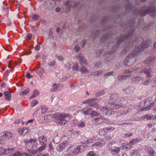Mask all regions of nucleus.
I'll return each instance as SVG.
<instances>
[{
	"label": "nucleus",
	"instance_id": "31",
	"mask_svg": "<svg viewBox=\"0 0 156 156\" xmlns=\"http://www.w3.org/2000/svg\"><path fill=\"white\" fill-rule=\"evenodd\" d=\"M105 53L104 52L103 50H100L96 52L97 55H98L99 57H101L102 56L105 57Z\"/></svg>",
	"mask_w": 156,
	"mask_h": 156
},
{
	"label": "nucleus",
	"instance_id": "17",
	"mask_svg": "<svg viewBox=\"0 0 156 156\" xmlns=\"http://www.w3.org/2000/svg\"><path fill=\"white\" fill-rule=\"evenodd\" d=\"M105 144V142L103 140H101L100 141L96 142L92 145V147H101Z\"/></svg>",
	"mask_w": 156,
	"mask_h": 156
},
{
	"label": "nucleus",
	"instance_id": "24",
	"mask_svg": "<svg viewBox=\"0 0 156 156\" xmlns=\"http://www.w3.org/2000/svg\"><path fill=\"white\" fill-rule=\"evenodd\" d=\"M133 34H129L126 36L123 37L122 38V40H119L118 41L117 44L119 45L120 44L121 42L127 39L130 37H131L133 36Z\"/></svg>",
	"mask_w": 156,
	"mask_h": 156
},
{
	"label": "nucleus",
	"instance_id": "7",
	"mask_svg": "<svg viewBox=\"0 0 156 156\" xmlns=\"http://www.w3.org/2000/svg\"><path fill=\"white\" fill-rule=\"evenodd\" d=\"M68 143L67 142L63 143L58 145L56 147L57 150L59 152L62 151L66 147H68Z\"/></svg>",
	"mask_w": 156,
	"mask_h": 156
},
{
	"label": "nucleus",
	"instance_id": "20",
	"mask_svg": "<svg viewBox=\"0 0 156 156\" xmlns=\"http://www.w3.org/2000/svg\"><path fill=\"white\" fill-rule=\"evenodd\" d=\"M80 147H77L73 151L72 153L71 152H69V156L75 155L78 154L80 152Z\"/></svg>",
	"mask_w": 156,
	"mask_h": 156
},
{
	"label": "nucleus",
	"instance_id": "40",
	"mask_svg": "<svg viewBox=\"0 0 156 156\" xmlns=\"http://www.w3.org/2000/svg\"><path fill=\"white\" fill-rule=\"evenodd\" d=\"M39 92L38 90H35L34 91V92L31 96L30 98V99H31L32 98H34L38 94Z\"/></svg>",
	"mask_w": 156,
	"mask_h": 156
},
{
	"label": "nucleus",
	"instance_id": "46",
	"mask_svg": "<svg viewBox=\"0 0 156 156\" xmlns=\"http://www.w3.org/2000/svg\"><path fill=\"white\" fill-rule=\"evenodd\" d=\"M114 73L113 72H108L104 74V76L105 77H107L110 76L112 75Z\"/></svg>",
	"mask_w": 156,
	"mask_h": 156
},
{
	"label": "nucleus",
	"instance_id": "45",
	"mask_svg": "<svg viewBox=\"0 0 156 156\" xmlns=\"http://www.w3.org/2000/svg\"><path fill=\"white\" fill-rule=\"evenodd\" d=\"M131 111V109L128 108L127 110V111L126 112H125L124 113V111H121V112L120 113L119 112L117 113V115H119V114H125L126 115L127 114V113H129V112H130Z\"/></svg>",
	"mask_w": 156,
	"mask_h": 156
},
{
	"label": "nucleus",
	"instance_id": "64",
	"mask_svg": "<svg viewBox=\"0 0 156 156\" xmlns=\"http://www.w3.org/2000/svg\"><path fill=\"white\" fill-rule=\"evenodd\" d=\"M37 156H49V154H48L46 153L45 154H41L40 155H37Z\"/></svg>",
	"mask_w": 156,
	"mask_h": 156
},
{
	"label": "nucleus",
	"instance_id": "58",
	"mask_svg": "<svg viewBox=\"0 0 156 156\" xmlns=\"http://www.w3.org/2000/svg\"><path fill=\"white\" fill-rule=\"evenodd\" d=\"M26 76L27 78L28 79H30L32 78L33 77V76H31L29 73H28L27 74Z\"/></svg>",
	"mask_w": 156,
	"mask_h": 156
},
{
	"label": "nucleus",
	"instance_id": "54",
	"mask_svg": "<svg viewBox=\"0 0 156 156\" xmlns=\"http://www.w3.org/2000/svg\"><path fill=\"white\" fill-rule=\"evenodd\" d=\"M38 101L37 100H34L31 103V105L32 107H34L38 103Z\"/></svg>",
	"mask_w": 156,
	"mask_h": 156
},
{
	"label": "nucleus",
	"instance_id": "41",
	"mask_svg": "<svg viewBox=\"0 0 156 156\" xmlns=\"http://www.w3.org/2000/svg\"><path fill=\"white\" fill-rule=\"evenodd\" d=\"M143 73L144 74H146L147 77L151 76V73H150V70H145L143 72Z\"/></svg>",
	"mask_w": 156,
	"mask_h": 156
},
{
	"label": "nucleus",
	"instance_id": "44",
	"mask_svg": "<svg viewBox=\"0 0 156 156\" xmlns=\"http://www.w3.org/2000/svg\"><path fill=\"white\" fill-rule=\"evenodd\" d=\"M77 125L79 127H83L85 126V124L84 122L80 121L77 123Z\"/></svg>",
	"mask_w": 156,
	"mask_h": 156
},
{
	"label": "nucleus",
	"instance_id": "3",
	"mask_svg": "<svg viewBox=\"0 0 156 156\" xmlns=\"http://www.w3.org/2000/svg\"><path fill=\"white\" fill-rule=\"evenodd\" d=\"M123 107L121 103L117 104L112 103L109 106L106 107L105 108H101V110L105 113L106 115H110L113 114L115 112L114 110L119 109Z\"/></svg>",
	"mask_w": 156,
	"mask_h": 156
},
{
	"label": "nucleus",
	"instance_id": "18",
	"mask_svg": "<svg viewBox=\"0 0 156 156\" xmlns=\"http://www.w3.org/2000/svg\"><path fill=\"white\" fill-rule=\"evenodd\" d=\"M12 134L11 132H6L3 134V136L5 140H8L12 137Z\"/></svg>",
	"mask_w": 156,
	"mask_h": 156
},
{
	"label": "nucleus",
	"instance_id": "30",
	"mask_svg": "<svg viewBox=\"0 0 156 156\" xmlns=\"http://www.w3.org/2000/svg\"><path fill=\"white\" fill-rule=\"evenodd\" d=\"M134 88L133 87H129L125 89L124 91L127 93L130 94L133 92Z\"/></svg>",
	"mask_w": 156,
	"mask_h": 156
},
{
	"label": "nucleus",
	"instance_id": "28",
	"mask_svg": "<svg viewBox=\"0 0 156 156\" xmlns=\"http://www.w3.org/2000/svg\"><path fill=\"white\" fill-rule=\"evenodd\" d=\"M131 156H140V155L138 151L136 150H134L130 153Z\"/></svg>",
	"mask_w": 156,
	"mask_h": 156
},
{
	"label": "nucleus",
	"instance_id": "61",
	"mask_svg": "<svg viewBox=\"0 0 156 156\" xmlns=\"http://www.w3.org/2000/svg\"><path fill=\"white\" fill-rule=\"evenodd\" d=\"M8 67L9 69H13L14 68V66L12 67V64L10 62L9 63Z\"/></svg>",
	"mask_w": 156,
	"mask_h": 156
},
{
	"label": "nucleus",
	"instance_id": "47",
	"mask_svg": "<svg viewBox=\"0 0 156 156\" xmlns=\"http://www.w3.org/2000/svg\"><path fill=\"white\" fill-rule=\"evenodd\" d=\"M103 73V71H96L94 73V74L95 76H100L102 75Z\"/></svg>",
	"mask_w": 156,
	"mask_h": 156
},
{
	"label": "nucleus",
	"instance_id": "8",
	"mask_svg": "<svg viewBox=\"0 0 156 156\" xmlns=\"http://www.w3.org/2000/svg\"><path fill=\"white\" fill-rule=\"evenodd\" d=\"M156 119V115L155 116L151 114H146L145 115L141 117L140 119L141 120H144V119H146L147 120H148L150 119Z\"/></svg>",
	"mask_w": 156,
	"mask_h": 156
},
{
	"label": "nucleus",
	"instance_id": "43",
	"mask_svg": "<svg viewBox=\"0 0 156 156\" xmlns=\"http://www.w3.org/2000/svg\"><path fill=\"white\" fill-rule=\"evenodd\" d=\"M30 89L29 88L27 87L26 88L24 91L21 92V95H26L28 93Z\"/></svg>",
	"mask_w": 156,
	"mask_h": 156
},
{
	"label": "nucleus",
	"instance_id": "57",
	"mask_svg": "<svg viewBox=\"0 0 156 156\" xmlns=\"http://www.w3.org/2000/svg\"><path fill=\"white\" fill-rule=\"evenodd\" d=\"M94 140V139L93 138H90L88 140L86 141V143L87 144H89L90 143H91L92 142H93Z\"/></svg>",
	"mask_w": 156,
	"mask_h": 156
},
{
	"label": "nucleus",
	"instance_id": "34",
	"mask_svg": "<svg viewBox=\"0 0 156 156\" xmlns=\"http://www.w3.org/2000/svg\"><path fill=\"white\" fill-rule=\"evenodd\" d=\"M140 41V40H139L138 39L136 40L133 42H130L129 46L131 47L132 45L133 46H135L136 44H137L138 43H139Z\"/></svg>",
	"mask_w": 156,
	"mask_h": 156
},
{
	"label": "nucleus",
	"instance_id": "63",
	"mask_svg": "<svg viewBox=\"0 0 156 156\" xmlns=\"http://www.w3.org/2000/svg\"><path fill=\"white\" fill-rule=\"evenodd\" d=\"M58 59L60 61H62L63 60V58L62 56H59L58 57Z\"/></svg>",
	"mask_w": 156,
	"mask_h": 156
},
{
	"label": "nucleus",
	"instance_id": "4",
	"mask_svg": "<svg viewBox=\"0 0 156 156\" xmlns=\"http://www.w3.org/2000/svg\"><path fill=\"white\" fill-rule=\"evenodd\" d=\"M156 0H154L153 3L150 5L149 8L147 9L144 8L139 12V13L142 15L145 16L149 14L151 16L154 17L156 15Z\"/></svg>",
	"mask_w": 156,
	"mask_h": 156
},
{
	"label": "nucleus",
	"instance_id": "2",
	"mask_svg": "<svg viewBox=\"0 0 156 156\" xmlns=\"http://www.w3.org/2000/svg\"><path fill=\"white\" fill-rule=\"evenodd\" d=\"M151 44V42L150 40H148L145 42H143L140 45L136 48L133 54H130L126 57L124 62V64L127 66H130L133 64L132 59L133 57L138 54L140 51L144 50V49L148 48Z\"/></svg>",
	"mask_w": 156,
	"mask_h": 156
},
{
	"label": "nucleus",
	"instance_id": "5",
	"mask_svg": "<svg viewBox=\"0 0 156 156\" xmlns=\"http://www.w3.org/2000/svg\"><path fill=\"white\" fill-rule=\"evenodd\" d=\"M114 129L113 127H105L103 129H101L99 130L98 133L101 136H105L108 133L113 131Z\"/></svg>",
	"mask_w": 156,
	"mask_h": 156
},
{
	"label": "nucleus",
	"instance_id": "29",
	"mask_svg": "<svg viewBox=\"0 0 156 156\" xmlns=\"http://www.w3.org/2000/svg\"><path fill=\"white\" fill-rule=\"evenodd\" d=\"M28 128V127H23L20 128L19 129V132L20 134H23L24 133H26L27 132V129Z\"/></svg>",
	"mask_w": 156,
	"mask_h": 156
},
{
	"label": "nucleus",
	"instance_id": "32",
	"mask_svg": "<svg viewBox=\"0 0 156 156\" xmlns=\"http://www.w3.org/2000/svg\"><path fill=\"white\" fill-rule=\"evenodd\" d=\"M148 152L150 156H156V153L151 148L148 150Z\"/></svg>",
	"mask_w": 156,
	"mask_h": 156
},
{
	"label": "nucleus",
	"instance_id": "19",
	"mask_svg": "<svg viewBox=\"0 0 156 156\" xmlns=\"http://www.w3.org/2000/svg\"><path fill=\"white\" fill-rule=\"evenodd\" d=\"M140 141V140L138 139V138L134 139L132 140H130L127 145H129L130 147H131L135 144L139 142Z\"/></svg>",
	"mask_w": 156,
	"mask_h": 156
},
{
	"label": "nucleus",
	"instance_id": "1",
	"mask_svg": "<svg viewBox=\"0 0 156 156\" xmlns=\"http://www.w3.org/2000/svg\"><path fill=\"white\" fill-rule=\"evenodd\" d=\"M72 116L70 114H66L64 112H57L53 114L52 115H45L44 117L45 120H48L51 119L52 118L56 120L57 124L61 126L64 125L67 122L66 119H69Z\"/></svg>",
	"mask_w": 156,
	"mask_h": 156
},
{
	"label": "nucleus",
	"instance_id": "35",
	"mask_svg": "<svg viewBox=\"0 0 156 156\" xmlns=\"http://www.w3.org/2000/svg\"><path fill=\"white\" fill-rule=\"evenodd\" d=\"M90 114L91 115V116L92 118H94L95 116L98 117L99 115H100L99 113L95 111H92Z\"/></svg>",
	"mask_w": 156,
	"mask_h": 156
},
{
	"label": "nucleus",
	"instance_id": "11",
	"mask_svg": "<svg viewBox=\"0 0 156 156\" xmlns=\"http://www.w3.org/2000/svg\"><path fill=\"white\" fill-rule=\"evenodd\" d=\"M3 94L5 96V98L6 101H9L10 100L12 97L10 92L6 91L4 92Z\"/></svg>",
	"mask_w": 156,
	"mask_h": 156
},
{
	"label": "nucleus",
	"instance_id": "14",
	"mask_svg": "<svg viewBox=\"0 0 156 156\" xmlns=\"http://www.w3.org/2000/svg\"><path fill=\"white\" fill-rule=\"evenodd\" d=\"M103 119V118L101 115H99L96 118H94L92 120V122L94 123L96 125L98 124L99 122L101 120Z\"/></svg>",
	"mask_w": 156,
	"mask_h": 156
},
{
	"label": "nucleus",
	"instance_id": "62",
	"mask_svg": "<svg viewBox=\"0 0 156 156\" xmlns=\"http://www.w3.org/2000/svg\"><path fill=\"white\" fill-rule=\"evenodd\" d=\"M35 49L37 51H39L40 49V47L38 45L36 46L35 48Z\"/></svg>",
	"mask_w": 156,
	"mask_h": 156
},
{
	"label": "nucleus",
	"instance_id": "26",
	"mask_svg": "<svg viewBox=\"0 0 156 156\" xmlns=\"http://www.w3.org/2000/svg\"><path fill=\"white\" fill-rule=\"evenodd\" d=\"M9 153L7 150L2 147H0V156L4 155Z\"/></svg>",
	"mask_w": 156,
	"mask_h": 156
},
{
	"label": "nucleus",
	"instance_id": "36",
	"mask_svg": "<svg viewBox=\"0 0 156 156\" xmlns=\"http://www.w3.org/2000/svg\"><path fill=\"white\" fill-rule=\"evenodd\" d=\"M42 145L40 147L37 149V151H39L40 152H41L44 150L45 147H46V144H41Z\"/></svg>",
	"mask_w": 156,
	"mask_h": 156
},
{
	"label": "nucleus",
	"instance_id": "39",
	"mask_svg": "<svg viewBox=\"0 0 156 156\" xmlns=\"http://www.w3.org/2000/svg\"><path fill=\"white\" fill-rule=\"evenodd\" d=\"M31 17L33 20L35 21H37L39 18V16L36 14L33 15L31 16Z\"/></svg>",
	"mask_w": 156,
	"mask_h": 156
},
{
	"label": "nucleus",
	"instance_id": "59",
	"mask_svg": "<svg viewBox=\"0 0 156 156\" xmlns=\"http://www.w3.org/2000/svg\"><path fill=\"white\" fill-rule=\"evenodd\" d=\"M87 156H95V155L92 151H90L88 153Z\"/></svg>",
	"mask_w": 156,
	"mask_h": 156
},
{
	"label": "nucleus",
	"instance_id": "21",
	"mask_svg": "<svg viewBox=\"0 0 156 156\" xmlns=\"http://www.w3.org/2000/svg\"><path fill=\"white\" fill-rule=\"evenodd\" d=\"M110 99L115 102L118 101V96L117 94H112L110 97Z\"/></svg>",
	"mask_w": 156,
	"mask_h": 156
},
{
	"label": "nucleus",
	"instance_id": "10",
	"mask_svg": "<svg viewBox=\"0 0 156 156\" xmlns=\"http://www.w3.org/2000/svg\"><path fill=\"white\" fill-rule=\"evenodd\" d=\"M69 131L71 132V136L72 138H75L80 134V132L78 130H74L73 129L69 130Z\"/></svg>",
	"mask_w": 156,
	"mask_h": 156
},
{
	"label": "nucleus",
	"instance_id": "9",
	"mask_svg": "<svg viewBox=\"0 0 156 156\" xmlns=\"http://www.w3.org/2000/svg\"><path fill=\"white\" fill-rule=\"evenodd\" d=\"M156 58L154 57H151L150 58H147L145 61L144 63L147 65L150 66L152 65Z\"/></svg>",
	"mask_w": 156,
	"mask_h": 156
},
{
	"label": "nucleus",
	"instance_id": "37",
	"mask_svg": "<svg viewBox=\"0 0 156 156\" xmlns=\"http://www.w3.org/2000/svg\"><path fill=\"white\" fill-rule=\"evenodd\" d=\"M41 113L42 114H44L47 111V109L46 108L44 105H41Z\"/></svg>",
	"mask_w": 156,
	"mask_h": 156
},
{
	"label": "nucleus",
	"instance_id": "48",
	"mask_svg": "<svg viewBox=\"0 0 156 156\" xmlns=\"http://www.w3.org/2000/svg\"><path fill=\"white\" fill-rule=\"evenodd\" d=\"M36 73L38 74H43L44 73V70L43 69H41L39 70H36Z\"/></svg>",
	"mask_w": 156,
	"mask_h": 156
},
{
	"label": "nucleus",
	"instance_id": "16",
	"mask_svg": "<svg viewBox=\"0 0 156 156\" xmlns=\"http://www.w3.org/2000/svg\"><path fill=\"white\" fill-rule=\"evenodd\" d=\"M131 77V75H130V74L126 75H119L117 78V79L118 80H125L127 79V78H129Z\"/></svg>",
	"mask_w": 156,
	"mask_h": 156
},
{
	"label": "nucleus",
	"instance_id": "33",
	"mask_svg": "<svg viewBox=\"0 0 156 156\" xmlns=\"http://www.w3.org/2000/svg\"><path fill=\"white\" fill-rule=\"evenodd\" d=\"M80 72L82 73H89V71L86 69V68L82 66L80 68Z\"/></svg>",
	"mask_w": 156,
	"mask_h": 156
},
{
	"label": "nucleus",
	"instance_id": "53",
	"mask_svg": "<svg viewBox=\"0 0 156 156\" xmlns=\"http://www.w3.org/2000/svg\"><path fill=\"white\" fill-rule=\"evenodd\" d=\"M113 136V135H108L106 136L105 137V139L108 141H110L112 139V137Z\"/></svg>",
	"mask_w": 156,
	"mask_h": 156
},
{
	"label": "nucleus",
	"instance_id": "60",
	"mask_svg": "<svg viewBox=\"0 0 156 156\" xmlns=\"http://www.w3.org/2000/svg\"><path fill=\"white\" fill-rule=\"evenodd\" d=\"M32 35L31 34L28 33L27 35V37L28 40H30L32 37Z\"/></svg>",
	"mask_w": 156,
	"mask_h": 156
},
{
	"label": "nucleus",
	"instance_id": "13",
	"mask_svg": "<svg viewBox=\"0 0 156 156\" xmlns=\"http://www.w3.org/2000/svg\"><path fill=\"white\" fill-rule=\"evenodd\" d=\"M92 110L88 107L83 109L81 111V112L83 114L86 115H88L90 114Z\"/></svg>",
	"mask_w": 156,
	"mask_h": 156
},
{
	"label": "nucleus",
	"instance_id": "42",
	"mask_svg": "<svg viewBox=\"0 0 156 156\" xmlns=\"http://www.w3.org/2000/svg\"><path fill=\"white\" fill-rule=\"evenodd\" d=\"M72 68L75 71H76L79 70V68L77 63H75L72 67Z\"/></svg>",
	"mask_w": 156,
	"mask_h": 156
},
{
	"label": "nucleus",
	"instance_id": "15",
	"mask_svg": "<svg viewBox=\"0 0 156 156\" xmlns=\"http://www.w3.org/2000/svg\"><path fill=\"white\" fill-rule=\"evenodd\" d=\"M76 57L79 58V61L80 64H84L86 65H87L86 60L82 56L79 55H76Z\"/></svg>",
	"mask_w": 156,
	"mask_h": 156
},
{
	"label": "nucleus",
	"instance_id": "6",
	"mask_svg": "<svg viewBox=\"0 0 156 156\" xmlns=\"http://www.w3.org/2000/svg\"><path fill=\"white\" fill-rule=\"evenodd\" d=\"M96 100L95 99L90 98L86 99L83 102L84 104H87L90 107L94 106L96 109L99 108L98 105L94 102Z\"/></svg>",
	"mask_w": 156,
	"mask_h": 156
},
{
	"label": "nucleus",
	"instance_id": "52",
	"mask_svg": "<svg viewBox=\"0 0 156 156\" xmlns=\"http://www.w3.org/2000/svg\"><path fill=\"white\" fill-rule=\"evenodd\" d=\"M73 151V148L71 146H69V147L68 149L67 150V152L68 153V155H69V152H71L72 153Z\"/></svg>",
	"mask_w": 156,
	"mask_h": 156
},
{
	"label": "nucleus",
	"instance_id": "56",
	"mask_svg": "<svg viewBox=\"0 0 156 156\" xmlns=\"http://www.w3.org/2000/svg\"><path fill=\"white\" fill-rule=\"evenodd\" d=\"M74 49L76 52H77L80 50V47L79 45H76L74 47Z\"/></svg>",
	"mask_w": 156,
	"mask_h": 156
},
{
	"label": "nucleus",
	"instance_id": "55",
	"mask_svg": "<svg viewBox=\"0 0 156 156\" xmlns=\"http://www.w3.org/2000/svg\"><path fill=\"white\" fill-rule=\"evenodd\" d=\"M151 80L150 79L144 82L143 84L144 85H148L150 83Z\"/></svg>",
	"mask_w": 156,
	"mask_h": 156
},
{
	"label": "nucleus",
	"instance_id": "51",
	"mask_svg": "<svg viewBox=\"0 0 156 156\" xmlns=\"http://www.w3.org/2000/svg\"><path fill=\"white\" fill-rule=\"evenodd\" d=\"M133 135L132 133H130L129 134H125L123 135V137L124 138H128L131 136Z\"/></svg>",
	"mask_w": 156,
	"mask_h": 156
},
{
	"label": "nucleus",
	"instance_id": "49",
	"mask_svg": "<svg viewBox=\"0 0 156 156\" xmlns=\"http://www.w3.org/2000/svg\"><path fill=\"white\" fill-rule=\"evenodd\" d=\"M154 105V103L153 104L152 103L151 104L150 106L144 108L142 109V111H147L151 107H152L153 106V105Z\"/></svg>",
	"mask_w": 156,
	"mask_h": 156
},
{
	"label": "nucleus",
	"instance_id": "12",
	"mask_svg": "<svg viewBox=\"0 0 156 156\" xmlns=\"http://www.w3.org/2000/svg\"><path fill=\"white\" fill-rule=\"evenodd\" d=\"M121 149V147H115L114 148H112L111 152L113 155H115L119 153Z\"/></svg>",
	"mask_w": 156,
	"mask_h": 156
},
{
	"label": "nucleus",
	"instance_id": "38",
	"mask_svg": "<svg viewBox=\"0 0 156 156\" xmlns=\"http://www.w3.org/2000/svg\"><path fill=\"white\" fill-rule=\"evenodd\" d=\"M13 156H23V154L20 151H16L12 154Z\"/></svg>",
	"mask_w": 156,
	"mask_h": 156
},
{
	"label": "nucleus",
	"instance_id": "27",
	"mask_svg": "<svg viewBox=\"0 0 156 156\" xmlns=\"http://www.w3.org/2000/svg\"><path fill=\"white\" fill-rule=\"evenodd\" d=\"M143 78L142 77L139 76L133 78L131 80L132 82H140V81L143 80Z\"/></svg>",
	"mask_w": 156,
	"mask_h": 156
},
{
	"label": "nucleus",
	"instance_id": "22",
	"mask_svg": "<svg viewBox=\"0 0 156 156\" xmlns=\"http://www.w3.org/2000/svg\"><path fill=\"white\" fill-rule=\"evenodd\" d=\"M61 85V84H57L56 83L54 84L50 89L51 91V92L56 91L57 89L60 87Z\"/></svg>",
	"mask_w": 156,
	"mask_h": 156
},
{
	"label": "nucleus",
	"instance_id": "25",
	"mask_svg": "<svg viewBox=\"0 0 156 156\" xmlns=\"http://www.w3.org/2000/svg\"><path fill=\"white\" fill-rule=\"evenodd\" d=\"M47 140L46 137L44 136H42L39 137V141L41 144H45V142Z\"/></svg>",
	"mask_w": 156,
	"mask_h": 156
},
{
	"label": "nucleus",
	"instance_id": "50",
	"mask_svg": "<svg viewBox=\"0 0 156 156\" xmlns=\"http://www.w3.org/2000/svg\"><path fill=\"white\" fill-rule=\"evenodd\" d=\"M56 64V62L54 61H53L50 62L48 63V65L50 66H54Z\"/></svg>",
	"mask_w": 156,
	"mask_h": 156
},
{
	"label": "nucleus",
	"instance_id": "23",
	"mask_svg": "<svg viewBox=\"0 0 156 156\" xmlns=\"http://www.w3.org/2000/svg\"><path fill=\"white\" fill-rule=\"evenodd\" d=\"M36 141V138L32 139L30 138V140H24V142L26 145H28L29 144H32L33 143H35Z\"/></svg>",
	"mask_w": 156,
	"mask_h": 156
}]
</instances>
